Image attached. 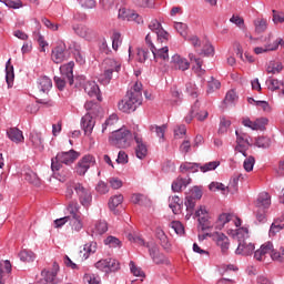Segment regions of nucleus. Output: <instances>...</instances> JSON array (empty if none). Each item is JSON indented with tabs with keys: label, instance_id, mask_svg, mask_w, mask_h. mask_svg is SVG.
I'll return each mask as SVG.
<instances>
[{
	"label": "nucleus",
	"instance_id": "1",
	"mask_svg": "<svg viewBox=\"0 0 284 284\" xmlns=\"http://www.w3.org/2000/svg\"><path fill=\"white\" fill-rule=\"evenodd\" d=\"M143 84L141 82H135L134 85L126 92L123 100L118 103L120 112L130 114L135 112L136 108L143 103Z\"/></svg>",
	"mask_w": 284,
	"mask_h": 284
},
{
	"label": "nucleus",
	"instance_id": "2",
	"mask_svg": "<svg viewBox=\"0 0 284 284\" xmlns=\"http://www.w3.org/2000/svg\"><path fill=\"white\" fill-rule=\"evenodd\" d=\"M233 236H236L239 241L235 254L240 256H252V254H254V250H256V246L254 245V243L245 241L246 239H250V231L247 230V227L236 229L233 233Z\"/></svg>",
	"mask_w": 284,
	"mask_h": 284
},
{
	"label": "nucleus",
	"instance_id": "3",
	"mask_svg": "<svg viewBox=\"0 0 284 284\" xmlns=\"http://www.w3.org/2000/svg\"><path fill=\"white\" fill-rule=\"evenodd\" d=\"M109 142L114 148L125 149L130 148L134 143V134L130 130L122 128L111 133Z\"/></svg>",
	"mask_w": 284,
	"mask_h": 284
},
{
	"label": "nucleus",
	"instance_id": "4",
	"mask_svg": "<svg viewBox=\"0 0 284 284\" xmlns=\"http://www.w3.org/2000/svg\"><path fill=\"white\" fill-rule=\"evenodd\" d=\"M81 156V153L70 150L65 152H59L57 156L51 160L52 172H59L63 165H72L77 159Z\"/></svg>",
	"mask_w": 284,
	"mask_h": 284
},
{
	"label": "nucleus",
	"instance_id": "5",
	"mask_svg": "<svg viewBox=\"0 0 284 284\" xmlns=\"http://www.w3.org/2000/svg\"><path fill=\"white\" fill-rule=\"evenodd\" d=\"M102 68L104 72L99 75L98 81H100L102 85H108V83L112 81V74L121 71V62L112 58H108L103 61Z\"/></svg>",
	"mask_w": 284,
	"mask_h": 284
},
{
	"label": "nucleus",
	"instance_id": "6",
	"mask_svg": "<svg viewBox=\"0 0 284 284\" xmlns=\"http://www.w3.org/2000/svg\"><path fill=\"white\" fill-rule=\"evenodd\" d=\"M145 43L150 48L153 58L155 61H169L170 60V49L165 47H161L160 44H154L152 42V34L148 33L145 37Z\"/></svg>",
	"mask_w": 284,
	"mask_h": 284
},
{
	"label": "nucleus",
	"instance_id": "7",
	"mask_svg": "<svg viewBox=\"0 0 284 284\" xmlns=\"http://www.w3.org/2000/svg\"><path fill=\"white\" fill-rule=\"evenodd\" d=\"M73 190L82 207L89 210V207L92 205V192L90 189L83 186L81 183H75L73 184Z\"/></svg>",
	"mask_w": 284,
	"mask_h": 284
},
{
	"label": "nucleus",
	"instance_id": "8",
	"mask_svg": "<svg viewBox=\"0 0 284 284\" xmlns=\"http://www.w3.org/2000/svg\"><path fill=\"white\" fill-rule=\"evenodd\" d=\"M240 179H243V174H239L237 176L233 178V182H231L227 186H225V184L221 182H212L209 185V189L211 190V192L221 191L224 194H227L230 192L231 194H234L237 190Z\"/></svg>",
	"mask_w": 284,
	"mask_h": 284
},
{
	"label": "nucleus",
	"instance_id": "9",
	"mask_svg": "<svg viewBox=\"0 0 284 284\" xmlns=\"http://www.w3.org/2000/svg\"><path fill=\"white\" fill-rule=\"evenodd\" d=\"M236 134V146L235 152H240L244 156H247V150L252 148V138L242 131H235Z\"/></svg>",
	"mask_w": 284,
	"mask_h": 284
},
{
	"label": "nucleus",
	"instance_id": "10",
	"mask_svg": "<svg viewBox=\"0 0 284 284\" xmlns=\"http://www.w3.org/2000/svg\"><path fill=\"white\" fill-rule=\"evenodd\" d=\"M95 164L97 159L94 158V155L87 154L78 162L75 166V172L77 174H79V176H85L88 170H90V168H94Z\"/></svg>",
	"mask_w": 284,
	"mask_h": 284
},
{
	"label": "nucleus",
	"instance_id": "11",
	"mask_svg": "<svg viewBox=\"0 0 284 284\" xmlns=\"http://www.w3.org/2000/svg\"><path fill=\"white\" fill-rule=\"evenodd\" d=\"M95 267L97 270H100V272H105L108 274L110 272H116V270L120 267V264L115 258L109 257L98 261L95 263Z\"/></svg>",
	"mask_w": 284,
	"mask_h": 284
},
{
	"label": "nucleus",
	"instance_id": "12",
	"mask_svg": "<svg viewBox=\"0 0 284 284\" xmlns=\"http://www.w3.org/2000/svg\"><path fill=\"white\" fill-rule=\"evenodd\" d=\"M272 252H274V244L272 242H266L254 252L253 258L262 263L267 258L268 254L272 257Z\"/></svg>",
	"mask_w": 284,
	"mask_h": 284
},
{
	"label": "nucleus",
	"instance_id": "13",
	"mask_svg": "<svg viewBox=\"0 0 284 284\" xmlns=\"http://www.w3.org/2000/svg\"><path fill=\"white\" fill-rule=\"evenodd\" d=\"M51 59L54 63H63V61L70 59V52L65 49V43H60L52 50Z\"/></svg>",
	"mask_w": 284,
	"mask_h": 284
},
{
	"label": "nucleus",
	"instance_id": "14",
	"mask_svg": "<svg viewBox=\"0 0 284 284\" xmlns=\"http://www.w3.org/2000/svg\"><path fill=\"white\" fill-rule=\"evenodd\" d=\"M283 43V39H272V34L268 36V41L264 47H256L254 49L255 54H265V52H274V50H278V45Z\"/></svg>",
	"mask_w": 284,
	"mask_h": 284
},
{
	"label": "nucleus",
	"instance_id": "15",
	"mask_svg": "<svg viewBox=\"0 0 284 284\" xmlns=\"http://www.w3.org/2000/svg\"><path fill=\"white\" fill-rule=\"evenodd\" d=\"M72 30L77 37L84 39V41H92L97 37L94 30L83 24H75L72 27Z\"/></svg>",
	"mask_w": 284,
	"mask_h": 284
},
{
	"label": "nucleus",
	"instance_id": "16",
	"mask_svg": "<svg viewBox=\"0 0 284 284\" xmlns=\"http://www.w3.org/2000/svg\"><path fill=\"white\" fill-rule=\"evenodd\" d=\"M232 216V214L230 213H222L219 215L214 227L215 230H223V227H225L226 223H230V221H233L235 227H241V219Z\"/></svg>",
	"mask_w": 284,
	"mask_h": 284
},
{
	"label": "nucleus",
	"instance_id": "17",
	"mask_svg": "<svg viewBox=\"0 0 284 284\" xmlns=\"http://www.w3.org/2000/svg\"><path fill=\"white\" fill-rule=\"evenodd\" d=\"M213 241L220 247L222 254L226 255L230 252V237L227 235L215 232L213 234Z\"/></svg>",
	"mask_w": 284,
	"mask_h": 284
},
{
	"label": "nucleus",
	"instance_id": "18",
	"mask_svg": "<svg viewBox=\"0 0 284 284\" xmlns=\"http://www.w3.org/2000/svg\"><path fill=\"white\" fill-rule=\"evenodd\" d=\"M118 17L119 19H122V21H135V23H143V18H141L139 13L125 8L119 9Z\"/></svg>",
	"mask_w": 284,
	"mask_h": 284
},
{
	"label": "nucleus",
	"instance_id": "19",
	"mask_svg": "<svg viewBox=\"0 0 284 284\" xmlns=\"http://www.w3.org/2000/svg\"><path fill=\"white\" fill-rule=\"evenodd\" d=\"M134 141L136 143L135 156L140 159V161H143V159L148 156V146L143 143V138L139 133H134Z\"/></svg>",
	"mask_w": 284,
	"mask_h": 284
},
{
	"label": "nucleus",
	"instance_id": "20",
	"mask_svg": "<svg viewBox=\"0 0 284 284\" xmlns=\"http://www.w3.org/2000/svg\"><path fill=\"white\" fill-rule=\"evenodd\" d=\"M95 115L85 114L81 119V128L85 134V136H90L92 134V131L94 130V126L97 125V120L94 119Z\"/></svg>",
	"mask_w": 284,
	"mask_h": 284
},
{
	"label": "nucleus",
	"instance_id": "21",
	"mask_svg": "<svg viewBox=\"0 0 284 284\" xmlns=\"http://www.w3.org/2000/svg\"><path fill=\"white\" fill-rule=\"evenodd\" d=\"M171 65L174 68V70H181L182 72H185V70H190V62L187 59L181 57L179 53H175L171 58Z\"/></svg>",
	"mask_w": 284,
	"mask_h": 284
},
{
	"label": "nucleus",
	"instance_id": "22",
	"mask_svg": "<svg viewBox=\"0 0 284 284\" xmlns=\"http://www.w3.org/2000/svg\"><path fill=\"white\" fill-rule=\"evenodd\" d=\"M84 92L91 97V99H97L101 101V89H99V84L95 81H87L84 83Z\"/></svg>",
	"mask_w": 284,
	"mask_h": 284
},
{
	"label": "nucleus",
	"instance_id": "23",
	"mask_svg": "<svg viewBox=\"0 0 284 284\" xmlns=\"http://www.w3.org/2000/svg\"><path fill=\"white\" fill-rule=\"evenodd\" d=\"M60 72L62 77L69 81L70 85L74 83V61L61 65Z\"/></svg>",
	"mask_w": 284,
	"mask_h": 284
},
{
	"label": "nucleus",
	"instance_id": "24",
	"mask_svg": "<svg viewBox=\"0 0 284 284\" xmlns=\"http://www.w3.org/2000/svg\"><path fill=\"white\" fill-rule=\"evenodd\" d=\"M37 85L39 92H41L42 94H48V92L52 90V80L47 75L40 77L37 80Z\"/></svg>",
	"mask_w": 284,
	"mask_h": 284
},
{
	"label": "nucleus",
	"instance_id": "25",
	"mask_svg": "<svg viewBox=\"0 0 284 284\" xmlns=\"http://www.w3.org/2000/svg\"><path fill=\"white\" fill-rule=\"evenodd\" d=\"M270 205H272L270 194L267 192L260 193L255 202V207H257V210H267Z\"/></svg>",
	"mask_w": 284,
	"mask_h": 284
},
{
	"label": "nucleus",
	"instance_id": "26",
	"mask_svg": "<svg viewBox=\"0 0 284 284\" xmlns=\"http://www.w3.org/2000/svg\"><path fill=\"white\" fill-rule=\"evenodd\" d=\"M169 207L172 210L173 214H181L183 211V200L179 197V195L170 196Z\"/></svg>",
	"mask_w": 284,
	"mask_h": 284
},
{
	"label": "nucleus",
	"instance_id": "27",
	"mask_svg": "<svg viewBox=\"0 0 284 284\" xmlns=\"http://www.w3.org/2000/svg\"><path fill=\"white\" fill-rule=\"evenodd\" d=\"M29 141L36 150H39L40 152L43 151V136L41 133L37 131L31 132Z\"/></svg>",
	"mask_w": 284,
	"mask_h": 284
},
{
	"label": "nucleus",
	"instance_id": "28",
	"mask_svg": "<svg viewBox=\"0 0 284 284\" xmlns=\"http://www.w3.org/2000/svg\"><path fill=\"white\" fill-rule=\"evenodd\" d=\"M7 136L12 141L13 143H23V132L19 130L18 128H11L7 130Z\"/></svg>",
	"mask_w": 284,
	"mask_h": 284
},
{
	"label": "nucleus",
	"instance_id": "29",
	"mask_svg": "<svg viewBox=\"0 0 284 284\" xmlns=\"http://www.w3.org/2000/svg\"><path fill=\"white\" fill-rule=\"evenodd\" d=\"M192 183L190 178H178L171 185L173 192H181V190L187 187Z\"/></svg>",
	"mask_w": 284,
	"mask_h": 284
},
{
	"label": "nucleus",
	"instance_id": "30",
	"mask_svg": "<svg viewBox=\"0 0 284 284\" xmlns=\"http://www.w3.org/2000/svg\"><path fill=\"white\" fill-rule=\"evenodd\" d=\"M84 109L87 110V114H90L91 116H99L101 112V104L92 100L87 101L84 103Z\"/></svg>",
	"mask_w": 284,
	"mask_h": 284
},
{
	"label": "nucleus",
	"instance_id": "31",
	"mask_svg": "<svg viewBox=\"0 0 284 284\" xmlns=\"http://www.w3.org/2000/svg\"><path fill=\"white\" fill-rule=\"evenodd\" d=\"M134 243H138V245H145L149 250V254L151 256V258H154L159 253V246L154 243H148L145 244V241H143V239L141 237H135Z\"/></svg>",
	"mask_w": 284,
	"mask_h": 284
},
{
	"label": "nucleus",
	"instance_id": "32",
	"mask_svg": "<svg viewBox=\"0 0 284 284\" xmlns=\"http://www.w3.org/2000/svg\"><path fill=\"white\" fill-rule=\"evenodd\" d=\"M97 252V242H90L84 244L83 251H80V257L84 261L90 258V254H94Z\"/></svg>",
	"mask_w": 284,
	"mask_h": 284
},
{
	"label": "nucleus",
	"instance_id": "33",
	"mask_svg": "<svg viewBox=\"0 0 284 284\" xmlns=\"http://www.w3.org/2000/svg\"><path fill=\"white\" fill-rule=\"evenodd\" d=\"M155 236L159 239L161 246L163 250H170L172 245L170 244V241L168 240V235H165V232L161 227L155 229Z\"/></svg>",
	"mask_w": 284,
	"mask_h": 284
},
{
	"label": "nucleus",
	"instance_id": "34",
	"mask_svg": "<svg viewBox=\"0 0 284 284\" xmlns=\"http://www.w3.org/2000/svg\"><path fill=\"white\" fill-rule=\"evenodd\" d=\"M190 61H194L195 65L193 67V71L195 74L201 77V74H205V70H203V61H201V58H196L194 53L189 54Z\"/></svg>",
	"mask_w": 284,
	"mask_h": 284
},
{
	"label": "nucleus",
	"instance_id": "35",
	"mask_svg": "<svg viewBox=\"0 0 284 284\" xmlns=\"http://www.w3.org/2000/svg\"><path fill=\"white\" fill-rule=\"evenodd\" d=\"M69 225L72 232H81L83 230V219H81V215L69 217Z\"/></svg>",
	"mask_w": 284,
	"mask_h": 284
},
{
	"label": "nucleus",
	"instance_id": "36",
	"mask_svg": "<svg viewBox=\"0 0 284 284\" xmlns=\"http://www.w3.org/2000/svg\"><path fill=\"white\" fill-rule=\"evenodd\" d=\"M80 210H81V205H79V202L77 201L70 202L67 206V212L70 214L68 216L69 217L81 216Z\"/></svg>",
	"mask_w": 284,
	"mask_h": 284
},
{
	"label": "nucleus",
	"instance_id": "37",
	"mask_svg": "<svg viewBox=\"0 0 284 284\" xmlns=\"http://www.w3.org/2000/svg\"><path fill=\"white\" fill-rule=\"evenodd\" d=\"M165 130H168V124H162V125H156V124H152L150 126V131L154 132L156 134L158 138H160V141H164L165 139Z\"/></svg>",
	"mask_w": 284,
	"mask_h": 284
},
{
	"label": "nucleus",
	"instance_id": "38",
	"mask_svg": "<svg viewBox=\"0 0 284 284\" xmlns=\"http://www.w3.org/2000/svg\"><path fill=\"white\" fill-rule=\"evenodd\" d=\"M181 172H196L197 170H201L200 163H192V162H184L180 165Z\"/></svg>",
	"mask_w": 284,
	"mask_h": 284
},
{
	"label": "nucleus",
	"instance_id": "39",
	"mask_svg": "<svg viewBox=\"0 0 284 284\" xmlns=\"http://www.w3.org/2000/svg\"><path fill=\"white\" fill-rule=\"evenodd\" d=\"M267 85H268V90H271L272 92H274L275 90H281V88H284V82H281L274 78H270L266 81ZM282 94L284 95V89L282 90Z\"/></svg>",
	"mask_w": 284,
	"mask_h": 284
},
{
	"label": "nucleus",
	"instance_id": "40",
	"mask_svg": "<svg viewBox=\"0 0 284 284\" xmlns=\"http://www.w3.org/2000/svg\"><path fill=\"white\" fill-rule=\"evenodd\" d=\"M24 179L28 181V183H31V185H36V187L41 185V180L33 171H28L24 175Z\"/></svg>",
	"mask_w": 284,
	"mask_h": 284
},
{
	"label": "nucleus",
	"instance_id": "41",
	"mask_svg": "<svg viewBox=\"0 0 284 284\" xmlns=\"http://www.w3.org/2000/svg\"><path fill=\"white\" fill-rule=\"evenodd\" d=\"M118 122H119V115L111 114L102 124V133H105L108 129L110 130L112 125L116 124Z\"/></svg>",
	"mask_w": 284,
	"mask_h": 284
},
{
	"label": "nucleus",
	"instance_id": "42",
	"mask_svg": "<svg viewBox=\"0 0 284 284\" xmlns=\"http://www.w3.org/2000/svg\"><path fill=\"white\" fill-rule=\"evenodd\" d=\"M219 165H221L220 161H212L202 165L200 164V171L203 172V174H205V172H214Z\"/></svg>",
	"mask_w": 284,
	"mask_h": 284
},
{
	"label": "nucleus",
	"instance_id": "43",
	"mask_svg": "<svg viewBox=\"0 0 284 284\" xmlns=\"http://www.w3.org/2000/svg\"><path fill=\"white\" fill-rule=\"evenodd\" d=\"M272 145V140L267 136H258L255 139V146L262 148L263 150H267Z\"/></svg>",
	"mask_w": 284,
	"mask_h": 284
},
{
	"label": "nucleus",
	"instance_id": "44",
	"mask_svg": "<svg viewBox=\"0 0 284 284\" xmlns=\"http://www.w3.org/2000/svg\"><path fill=\"white\" fill-rule=\"evenodd\" d=\"M19 258H20V261H22V263H32V261H34L36 256L32 251L22 250L19 253Z\"/></svg>",
	"mask_w": 284,
	"mask_h": 284
},
{
	"label": "nucleus",
	"instance_id": "45",
	"mask_svg": "<svg viewBox=\"0 0 284 284\" xmlns=\"http://www.w3.org/2000/svg\"><path fill=\"white\" fill-rule=\"evenodd\" d=\"M108 232V222L106 221H99L95 223L93 227V234L101 235Z\"/></svg>",
	"mask_w": 284,
	"mask_h": 284
},
{
	"label": "nucleus",
	"instance_id": "46",
	"mask_svg": "<svg viewBox=\"0 0 284 284\" xmlns=\"http://www.w3.org/2000/svg\"><path fill=\"white\" fill-rule=\"evenodd\" d=\"M254 26H255V32H257V34H261L265 32V30H267V20L263 18H257L254 21Z\"/></svg>",
	"mask_w": 284,
	"mask_h": 284
},
{
	"label": "nucleus",
	"instance_id": "47",
	"mask_svg": "<svg viewBox=\"0 0 284 284\" xmlns=\"http://www.w3.org/2000/svg\"><path fill=\"white\" fill-rule=\"evenodd\" d=\"M197 221L200 223L201 230H203V231L212 230V227H214V225L210 221V214L209 215H204L202 217H197Z\"/></svg>",
	"mask_w": 284,
	"mask_h": 284
},
{
	"label": "nucleus",
	"instance_id": "48",
	"mask_svg": "<svg viewBox=\"0 0 284 284\" xmlns=\"http://www.w3.org/2000/svg\"><path fill=\"white\" fill-rule=\"evenodd\" d=\"M283 227H284V223L280 222L278 220H275L271 225L268 235L276 236V234H278V232H281V230H283Z\"/></svg>",
	"mask_w": 284,
	"mask_h": 284
},
{
	"label": "nucleus",
	"instance_id": "49",
	"mask_svg": "<svg viewBox=\"0 0 284 284\" xmlns=\"http://www.w3.org/2000/svg\"><path fill=\"white\" fill-rule=\"evenodd\" d=\"M12 272V264L6 260L0 262V280L3 278V274H10Z\"/></svg>",
	"mask_w": 284,
	"mask_h": 284
},
{
	"label": "nucleus",
	"instance_id": "50",
	"mask_svg": "<svg viewBox=\"0 0 284 284\" xmlns=\"http://www.w3.org/2000/svg\"><path fill=\"white\" fill-rule=\"evenodd\" d=\"M283 70V64L281 62H270L266 68L268 74H278Z\"/></svg>",
	"mask_w": 284,
	"mask_h": 284
},
{
	"label": "nucleus",
	"instance_id": "51",
	"mask_svg": "<svg viewBox=\"0 0 284 284\" xmlns=\"http://www.w3.org/2000/svg\"><path fill=\"white\" fill-rule=\"evenodd\" d=\"M148 59H150V51L143 48L138 49L136 61L139 63H145Z\"/></svg>",
	"mask_w": 284,
	"mask_h": 284
},
{
	"label": "nucleus",
	"instance_id": "52",
	"mask_svg": "<svg viewBox=\"0 0 284 284\" xmlns=\"http://www.w3.org/2000/svg\"><path fill=\"white\" fill-rule=\"evenodd\" d=\"M8 65H10V59L7 61L6 81H7L8 88H12L14 83V68L11 67V70H8Z\"/></svg>",
	"mask_w": 284,
	"mask_h": 284
},
{
	"label": "nucleus",
	"instance_id": "53",
	"mask_svg": "<svg viewBox=\"0 0 284 284\" xmlns=\"http://www.w3.org/2000/svg\"><path fill=\"white\" fill-rule=\"evenodd\" d=\"M123 203V195L119 194V195H114L109 200V207L110 210H116V207H119V205H121Z\"/></svg>",
	"mask_w": 284,
	"mask_h": 284
},
{
	"label": "nucleus",
	"instance_id": "54",
	"mask_svg": "<svg viewBox=\"0 0 284 284\" xmlns=\"http://www.w3.org/2000/svg\"><path fill=\"white\" fill-rule=\"evenodd\" d=\"M83 282L88 284H101V277L92 273H87L83 276Z\"/></svg>",
	"mask_w": 284,
	"mask_h": 284
},
{
	"label": "nucleus",
	"instance_id": "55",
	"mask_svg": "<svg viewBox=\"0 0 284 284\" xmlns=\"http://www.w3.org/2000/svg\"><path fill=\"white\" fill-rule=\"evenodd\" d=\"M272 261H276L277 263H284V247H281L280 251L274 250L271 254Z\"/></svg>",
	"mask_w": 284,
	"mask_h": 284
},
{
	"label": "nucleus",
	"instance_id": "56",
	"mask_svg": "<svg viewBox=\"0 0 284 284\" xmlns=\"http://www.w3.org/2000/svg\"><path fill=\"white\" fill-rule=\"evenodd\" d=\"M155 34L158 37L156 45H159V43H168V41H170V33L163 29H160Z\"/></svg>",
	"mask_w": 284,
	"mask_h": 284
},
{
	"label": "nucleus",
	"instance_id": "57",
	"mask_svg": "<svg viewBox=\"0 0 284 284\" xmlns=\"http://www.w3.org/2000/svg\"><path fill=\"white\" fill-rule=\"evenodd\" d=\"M246 159L243 162V168L245 170V172H252V170H254V164L256 163V160L254 159V156H245Z\"/></svg>",
	"mask_w": 284,
	"mask_h": 284
},
{
	"label": "nucleus",
	"instance_id": "58",
	"mask_svg": "<svg viewBox=\"0 0 284 284\" xmlns=\"http://www.w3.org/2000/svg\"><path fill=\"white\" fill-rule=\"evenodd\" d=\"M174 28H175L176 32H179V34H181V37H183L184 39H187V24H185L183 22H175Z\"/></svg>",
	"mask_w": 284,
	"mask_h": 284
},
{
	"label": "nucleus",
	"instance_id": "59",
	"mask_svg": "<svg viewBox=\"0 0 284 284\" xmlns=\"http://www.w3.org/2000/svg\"><path fill=\"white\" fill-rule=\"evenodd\" d=\"M170 227H172V230H174L175 234H179V236H183V234H185V229L179 221L171 222Z\"/></svg>",
	"mask_w": 284,
	"mask_h": 284
},
{
	"label": "nucleus",
	"instance_id": "60",
	"mask_svg": "<svg viewBox=\"0 0 284 284\" xmlns=\"http://www.w3.org/2000/svg\"><path fill=\"white\" fill-rule=\"evenodd\" d=\"M123 43V39H121V33L119 32H113L112 36V48L113 50H119V48H121V44Z\"/></svg>",
	"mask_w": 284,
	"mask_h": 284
},
{
	"label": "nucleus",
	"instance_id": "61",
	"mask_svg": "<svg viewBox=\"0 0 284 284\" xmlns=\"http://www.w3.org/2000/svg\"><path fill=\"white\" fill-rule=\"evenodd\" d=\"M230 125H232V121H230L229 119L222 118L220 121L219 134H225L230 129Z\"/></svg>",
	"mask_w": 284,
	"mask_h": 284
},
{
	"label": "nucleus",
	"instance_id": "62",
	"mask_svg": "<svg viewBox=\"0 0 284 284\" xmlns=\"http://www.w3.org/2000/svg\"><path fill=\"white\" fill-rule=\"evenodd\" d=\"M187 196L194 199L195 201H201V199L203 197V191L199 186H194L190 190Z\"/></svg>",
	"mask_w": 284,
	"mask_h": 284
},
{
	"label": "nucleus",
	"instance_id": "63",
	"mask_svg": "<svg viewBox=\"0 0 284 284\" xmlns=\"http://www.w3.org/2000/svg\"><path fill=\"white\" fill-rule=\"evenodd\" d=\"M104 245H108L109 247H120L121 241L118 237L110 235L104 240Z\"/></svg>",
	"mask_w": 284,
	"mask_h": 284
},
{
	"label": "nucleus",
	"instance_id": "64",
	"mask_svg": "<svg viewBox=\"0 0 284 284\" xmlns=\"http://www.w3.org/2000/svg\"><path fill=\"white\" fill-rule=\"evenodd\" d=\"M255 126L254 130H265V126L267 125V123H270V120L267 118H257L255 121Z\"/></svg>",
	"mask_w": 284,
	"mask_h": 284
}]
</instances>
